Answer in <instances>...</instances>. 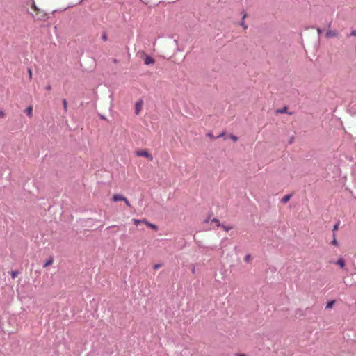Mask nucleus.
<instances>
[{"label":"nucleus","instance_id":"obj_35","mask_svg":"<svg viewBox=\"0 0 356 356\" xmlns=\"http://www.w3.org/2000/svg\"><path fill=\"white\" fill-rule=\"evenodd\" d=\"M205 222H209V219H207V220H205Z\"/></svg>","mask_w":356,"mask_h":356},{"label":"nucleus","instance_id":"obj_25","mask_svg":"<svg viewBox=\"0 0 356 356\" xmlns=\"http://www.w3.org/2000/svg\"><path fill=\"white\" fill-rule=\"evenodd\" d=\"M32 8L35 10V11H38V8H37V6H35V3H33L32 5Z\"/></svg>","mask_w":356,"mask_h":356},{"label":"nucleus","instance_id":"obj_6","mask_svg":"<svg viewBox=\"0 0 356 356\" xmlns=\"http://www.w3.org/2000/svg\"><path fill=\"white\" fill-rule=\"evenodd\" d=\"M54 262L53 257H50L44 264L43 267L47 268V266L51 265Z\"/></svg>","mask_w":356,"mask_h":356},{"label":"nucleus","instance_id":"obj_1","mask_svg":"<svg viewBox=\"0 0 356 356\" xmlns=\"http://www.w3.org/2000/svg\"><path fill=\"white\" fill-rule=\"evenodd\" d=\"M136 154L138 156H143L147 158L149 161L153 160V156L146 150L137 151Z\"/></svg>","mask_w":356,"mask_h":356},{"label":"nucleus","instance_id":"obj_12","mask_svg":"<svg viewBox=\"0 0 356 356\" xmlns=\"http://www.w3.org/2000/svg\"><path fill=\"white\" fill-rule=\"evenodd\" d=\"M334 303H335V300L329 301L325 306V309H331L333 307Z\"/></svg>","mask_w":356,"mask_h":356},{"label":"nucleus","instance_id":"obj_26","mask_svg":"<svg viewBox=\"0 0 356 356\" xmlns=\"http://www.w3.org/2000/svg\"><path fill=\"white\" fill-rule=\"evenodd\" d=\"M0 118H5V113H4V112H3V111H0Z\"/></svg>","mask_w":356,"mask_h":356},{"label":"nucleus","instance_id":"obj_15","mask_svg":"<svg viewBox=\"0 0 356 356\" xmlns=\"http://www.w3.org/2000/svg\"><path fill=\"white\" fill-rule=\"evenodd\" d=\"M63 108L65 110V111H67V101L66 99H63Z\"/></svg>","mask_w":356,"mask_h":356},{"label":"nucleus","instance_id":"obj_18","mask_svg":"<svg viewBox=\"0 0 356 356\" xmlns=\"http://www.w3.org/2000/svg\"><path fill=\"white\" fill-rule=\"evenodd\" d=\"M162 266H163V264H154V265L153 266V268H154V270H157V269L160 268Z\"/></svg>","mask_w":356,"mask_h":356},{"label":"nucleus","instance_id":"obj_29","mask_svg":"<svg viewBox=\"0 0 356 356\" xmlns=\"http://www.w3.org/2000/svg\"><path fill=\"white\" fill-rule=\"evenodd\" d=\"M350 35H352V36H356V31L355 30V31H351V33H350Z\"/></svg>","mask_w":356,"mask_h":356},{"label":"nucleus","instance_id":"obj_21","mask_svg":"<svg viewBox=\"0 0 356 356\" xmlns=\"http://www.w3.org/2000/svg\"><path fill=\"white\" fill-rule=\"evenodd\" d=\"M102 39L104 40V41H106L108 40V37H107V35L106 33H104L102 35Z\"/></svg>","mask_w":356,"mask_h":356},{"label":"nucleus","instance_id":"obj_23","mask_svg":"<svg viewBox=\"0 0 356 356\" xmlns=\"http://www.w3.org/2000/svg\"><path fill=\"white\" fill-rule=\"evenodd\" d=\"M230 138L234 140V142L237 141L238 140V137L234 136V135H231L230 136Z\"/></svg>","mask_w":356,"mask_h":356},{"label":"nucleus","instance_id":"obj_27","mask_svg":"<svg viewBox=\"0 0 356 356\" xmlns=\"http://www.w3.org/2000/svg\"><path fill=\"white\" fill-rule=\"evenodd\" d=\"M286 110H287L286 107H284L282 110L278 111L282 113H286Z\"/></svg>","mask_w":356,"mask_h":356},{"label":"nucleus","instance_id":"obj_20","mask_svg":"<svg viewBox=\"0 0 356 356\" xmlns=\"http://www.w3.org/2000/svg\"><path fill=\"white\" fill-rule=\"evenodd\" d=\"M339 222H338L337 223H336L334 225V227H333V232H336L338 228H339Z\"/></svg>","mask_w":356,"mask_h":356},{"label":"nucleus","instance_id":"obj_4","mask_svg":"<svg viewBox=\"0 0 356 356\" xmlns=\"http://www.w3.org/2000/svg\"><path fill=\"white\" fill-rule=\"evenodd\" d=\"M112 200L113 202H119L125 200V197L121 194H114L112 197Z\"/></svg>","mask_w":356,"mask_h":356},{"label":"nucleus","instance_id":"obj_22","mask_svg":"<svg viewBox=\"0 0 356 356\" xmlns=\"http://www.w3.org/2000/svg\"><path fill=\"white\" fill-rule=\"evenodd\" d=\"M250 259H251V256L250 255H247V256L245 257L244 261L245 262H248L250 260Z\"/></svg>","mask_w":356,"mask_h":356},{"label":"nucleus","instance_id":"obj_28","mask_svg":"<svg viewBox=\"0 0 356 356\" xmlns=\"http://www.w3.org/2000/svg\"><path fill=\"white\" fill-rule=\"evenodd\" d=\"M28 72H29V78L31 79L32 78V70L31 69H29Z\"/></svg>","mask_w":356,"mask_h":356},{"label":"nucleus","instance_id":"obj_8","mask_svg":"<svg viewBox=\"0 0 356 356\" xmlns=\"http://www.w3.org/2000/svg\"><path fill=\"white\" fill-rule=\"evenodd\" d=\"M247 17V14L245 13L242 17V21L241 22V26L243 28V29L246 30L248 29L247 24L244 22V19Z\"/></svg>","mask_w":356,"mask_h":356},{"label":"nucleus","instance_id":"obj_32","mask_svg":"<svg viewBox=\"0 0 356 356\" xmlns=\"http://www.w3.org/2000/svg\"><path fill=\"white\" fill-rule=\"evenodd\" d=\"M317 32H318V34L320 35L322 33V31H321V29L318 28L317 29Z\"/></svg>","mask_w":356,"mask_h":356},{"label":"nucleus","instance_id":"obj_17","mask_svg":"<svg viewBox=\"0 0 356 356\" xmlns=\"http://www.w3.org/2000/svg\"><path fill=\"white\" fill-rule=\"evenodd\" d=\"M333 237H334V238H333V241H332V243L334 245H336V246H337V245H338V242H337V239H336V238H335V234H334H334H333Z\"/></svg>","mask_w":356,"mask_h":356},{"label":"nucleus","instance_id":"obj_13","mask_svg":"<svg viewBox=\"0 0 356 356\" xmlns=\"http://www.w3.org/2000/svg\"><path fill=\"white\" fill-rule=\"evenodd\" d=\"M221 227L226 232H228V231H229V230L233 229V227L230 226V225L227 226V225H221Z\"/></svg>","mask_w":356,"mask_h":356},{"label":"nucleus","instance_id":"obj_10","mask_svg":"<svg viewBox=\"0 0 356 356\" xmlns=\"http://www.w3.org/2000/svg\"><path fill=\"white\" fill-rule=\"evenodd\" d=\"M291 197V195H286L282 197L281 201L282 203L286 204V202H288L289 201Z\"/></svg>","mask_w":356,"mask_h":356},{"label":"nucleus","instance_id":"obj_2","mask_svg":"<svg viewBox=\"0 0 356 356\" xmlns=\"http://www.w3.org/2000/svg\"><path fill=\"white\" fill-rule=\"evenodd\" d=\"M339 36V33L336 30L328 29L325 33L327 38H337Z\"/></svg>","mask_w":356,"mask_h":356},{"label":"nucleus","instance_id":"obj_14","mask_svg":"<svg viewBox=\"0 0 356 356\" xmlns=\"http://www.w3.org/2000/svg\"><path fill=\"white\" fill-rule=\"evenodd\" d=\"M146 225L149 227H151L152 229H153L155 231L157 230V227L154 224H152V223L149 222H146Z\"/></svg>","mask_w":356,"mask_h":356},{"label":"nucleus","instance_id":"obj_16","mask_svg":"<svg viewBox=\"0 0 356 356\" xmlns=\"http://www.w3.org/2000/svg\"><path fill=\"white\" fill-rule=\"evenodd\" d=\"M212 222H215V223H216V225L217 227H220V226H221V225H220V223L219 220H218V219H217V218H213V219L212 220Z\"/></svg>","mask_w":356,"mask_h":356},{"label":"nucleus","instance_id":"obj_34","mask_svg":"<svg viewBox=\"0 0 356 356\" xmlns=\"http://www.w3.org/2000/svg\"><path fill=\"white\" fill-rule=\"evenodd\" d=\"M223 135H224V134H222L219 135V136H218V137H221V136H222Z\"/></svg>","mask_w":356,"mask_h":356},{"label":"nucleus","instance_id":"obj_30","mask_svg":"<svg viewBox=\"0 0 356 356\" xmlns=\"http://www.w3.org/2000/svg\"><path fill=\"white\" fill-rule=\"evenodd\" d=\"M146 222H149L146 219L141 220V223H145L146 225Z\"/></svg>","mask_w":356,"mask_h":356},{"label":"nucleus","instance_id":"obj_11","mask_svg":"<svg viewBox=\"0 0 356 356\" xmlns=\"http://www.w3.org/2000/svg\"><path fill=\"white\" fill-rule=\"evenodd\" d=\"M19 273H20V272H19L17 270H12L10 272L11 277L13 279H15V278H16L19 275Z\"/></svg>","mask_w":356,"mask_h":356},{"label":"nucleus","instance_id":"obj_3","mask_svg":"<svg viewBox=\"0 0 356 356\" xmlns=\"http://www.w3.org/2000/svg\"><path fill=\"white\" fill-rule=\"evenodd\" d=\"M143 108V101H138L135 104V113L136 115H138L141 111Z\"/></svg>","mask_w":356,"mask_h":356},{"label":"nucleus","instance_id":"obj_7","mask_svg":"<svg viewBox=\"0 0 356 356\" xmlns=\"http://www.w3.org/2000/svg\"><path fill=\"white\" fill-rule=\"evenodd\" d=\"M26 113L27 115L30 118H31L33 117V106H30L27 107L26 109Z\"/></svg>","mask_w":356,"mask_h":356},{"label":"nucleus","instance_id":"obj_31","mask_svg":"<svg viewBox=\"0 0 356 356\" xmlns=\"http://www.w3.org/2000/svg\"><path fill=\"white\" fill-rule=\"evenodd\" d=\"M236 356H247L245 354H243V353H237L236 354Z\"/></svg>","mask_w":356,"mask_h":356},{"label":"nucleus","instance_id":"obj_33","mask_svg":"<svg viewBox=\"0 0 356 356\" xmlns=\"http://www.w3.org/2000/svg\"><path fill=\"white\" fill-rule=\"evenodd\" d=\"M46 89L48 90H51V86H47L46 87Z\"/></svg>","mask_w":356,"mask_h":356},{"label":"nucleus","instance_id":"obj_19","mask_svg":"<svg viewBox=\"0 0 356 356\" xmlns=\"http://www.w3.org/2000/svg\"><path fill=\"white\" fill-rule=\"evenodd\" d=\"M133 222H134V225H138L140 223H141V220H138V219L134 218Z\"/></svg>","mask_w":356,"mask_h":356},{"label":"nucleus","instance_id":"obj_5","mask_svg":"<svg viewBox=\"0 0 356 356\" xmlns=\"http://www.w3.org/2000/svg\"><path fill=\"white\" fill-rule=\"evenodd\" d=\"M155 63V60L149 56H146L144 60V63L147 65H152Z\"/></svg>","mask_w":356,"mask_h":356},{"label":"nucleus","instance_id":"obj_9","mask_svg":"<svg viewBox=\"0 0 356 356\" xmlns=\"http://www.w3.org/2000/svg\"><path fill=\"white\" fill-rule=\"evenodd\" d=\"M336 264L339 266L340 268H343L345 266V261L343 259H339L337 261Z\"/></svg>","mask_w":356,"mask_h":356},{"label":"nucleus","instance_id":"obj_24","mask_svg":"<svg viewBox=\"0 0 356 356\" xmlns=\"http://www.w3.org/2000/svg\"><path fill=\"white\" fill-rule=\"evenodd\" d=\"M123 202H124L125 204L127 207H131V204H130L129 201L127 200V198L125 197V200H123Z\"/></svg>","mask_w":356,"mask_h":356}]
</instances>
